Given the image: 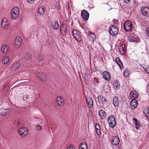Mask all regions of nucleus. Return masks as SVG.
<instances>
[{"instance_id": "f257e3e1", "label": "nucleus", "mask_w": 149, "mask_h": 149, "mask_svg": "<svg viewBox=\"0 0 149 149\" xmlns=\"http://www.w3.org/2000/svg\"><path fill=\"white\" fill-rule=\"evenodd\" d=\"M19 8L17 7L13 8L11 11L10 15L11 18L15 19H16L19 16Z\"/></svg>"}, {"instance_id": "f03ea898", "label": "nucleus", "mask_w": 149, "mask_h": 149, "mask_svg": "<svg viewBox=\"0 0 149 149\" xmlns=\"http://www.w3.org/2000/svg\"><path fill=\"white\" fill-rule=\"evenodd\" d=\"M72 33L73 37L77 42H80L81 40V35L79 31L76 30H73Z\"/></svg>"}, {"instance_id": "7ed1b4c3", "label": "nucleus", "mask_w": 149, "mask_h": 149, "mask_svg": "<svg viewBox=\"0 0 149 149\" xmlns=\"http://www.w3.org/2000/svg\"><path fill=\"white\" fill-rule=\"evenodd\" d=\"M108 122L109 126L111 128L114 127L116 125V122L115 117L113 115H110L108 118Z\"/></svg>"}, {"instance_id": "20e7f679", "label": "nucleus", "mask_w": 149, "mask_h": 149, "mask_svg": "<svg viewBox=\"0 0 149 149\" xmlns=\"http://www.w3.org/2000/svg\"><path fill=\"white\" fill-rule=\"evenodd\" d=\"M118 31V27L115 25L111 26L109 29L110 34L112 36H115L117 35Z\"/></svg>"}, {"instance_id": "39448f33", "label": "nucleus", "mask_w": 149, "mask_h": 149, "mask_svg": "<svg viewBox=\"0 0 149 149\" xmlns=\"http://www.w3.org/2000/svg\"><path fill=\"white\" fill-rule=\"evenodd\" d=\"M60 31L62 35H66L68 33L67 27L66 25L64 24H61L60 27Z\"/></svg>"}, {"instance_id": "423d86ee", "label": "nucleus", "mask_w": 149, "mask_h": 149, "mask_svg": "<svg viewBox=\"0 0 149 149\" xmlns=\"http://www.w3.org/2000/svg\"><path fill=\"white\" fill-rule=\"evenodd\" d=\"M124 27L125 30L127 31H129L132 27V23L130 20H127L125 22Z\"/></svg>"}, {"instance_id": "0eeeda50", "label": "nucleus", "mask_w": 149, "mask_h": 149, "mask_svg": "<svg viewBox=\"0 0 149 149\" xmlns=\"http://www.w3.org/2000/svg\"><path fill=\"white\" fill-rule=\"evenodd\" d=\"M18 132L22 137H23L28 134V130L26 128H21L18 130Z\"/></svg>"}, {"instance_id": "6e6552de", "label": "nucleus", "mask_w": 149, "mask_h": 149, "mask_svg": "<svg viewBox=\"0 0 149 149\" xmlns=\"http://www.w3.org/2000/svg\"><path fill=\"white\" fill-rule=\"evenodd\" d=\"M141 12L142 15L146 17L149 16V8L147 7H143L141 9Z\"/></svg>"}, {"instance_id": "1a4fd4ad", "label": "nucleus", "mask_w": 149, "mask_h": 149, "mask_svg": "<svg viewBox=\"0 0 149 149\" xmlns=\"http://www.w3.org/2000/svg\"><path fill=\"white\" fill-rule=\"evenodd\" d=\"M22 43L21 38L19 36H17L15 38L14 41V46L17 48H18L20 47Z\"/></svg>"}, {"instance_id": "9d476101", "label": "nucleus", "mask_w": 149, "mask_h": 149, "mask_svg": "<svg viewBox=\"0 0 149 149\" xmlns=\"http://www.w3.org/2000/svg\"><path fill=\"white\" fill-rule=\"evenodd\" d=\"M128 40L130 42H139V39L137 37V36L134 34L131 35L128 38Z\"/></svg>"}, {"instance_id": "9b49d317", "label": "nucleus", "mask_w": 149, "mask_h": 149, "mask_svg": "<svg viewBox=\"0 0 149 149\" xmlns=\"http://www.w3.org/2000/svg\"><path fill=\"white\" fill-rule=\"evenodd\" d=\"M10 48L8 46L5 44L3 45L1 47V52L3 53L7 54L9 52Z\"/></svg>"}, {"instance_id": "f8f14e48", "label": "nucleus", "mask_w": 149, "mask_h": 149, "mask_svg": "<svg viewBox=\"0 0 149 149\" xmlns=\"http://www.w3.org/2000/svg\"><path fill=\"white\" fill-rule=\"evenodd\" d=\"M120 141L119 139L116 136H113L111 142L112 144L116 146L118 145Z\"/></svg>"}, {"instance_id": "ddd939ff", "label": "nucleus", "mask_w": 149, "mask_h": 149, "mask_svg": "<svg viewBox=\"0 0 149 149\" xmlns=\"http://www.w3.org/2000/svg\"><path fill=\"white\" fill-rule=\"evenodd\" d=\"M36 75L38 78L41 81L45 82L46 80V78L42 73H40L39 72H37L36 74Z\"/></svg>"}, {"instance_id": "4468645a", "label": "nucleus", "mask_w": 149, "mask_h": 149, "mask_svg": "<svg viewBox=\"0 0 149 149\" xmlns=\"http://www.w3.org/2000/svg\"><path fill=\"white\" fill-rule=\"evenodd\" d=\"M10 113L9 109L2 108L0 109V115L1 116H5Z\"/></svg>"}, {"instance_id": "2eb2a0df", "label": "nucleus", "mask_w": 149, "mask_h": 149, "mask_svg": "<svg viewBox=\"0 0 149 149\" xmlns=\"http://www.w3.org/2000/svg\"><path fill=\"white\" fill-rule=\"evenodd\" d=\"M81 15L83 18L86 20H88L89 16V13L85 10H83L81 13Z\"/></svg>"}, {"instance_id": "dca6fc26", "label": "nucleus", "mask_w": 149, "mask_h": 149, "mask_svg": "<svg viewBox=\"0 0 149 149\" xmlns=\"http://www.w3.org/2000/svg\"><path fill=\"white\" fill-rule=\"evenodd\" d=\"M103 78L106 80L109 81L111 79L109 73L107 71H104L102 73Z\"/></svg>"}, {"instance_id": "f3484780", "label": "nucleus", "mask_w": 149, "mask_h": 149, "mask_svg": "<svg viewBox=\"0 0 149 149\" xmlns=\"http://www.w3.org/2000/svg\"><path fill=\"white\" fill-rule=\"evenodd\" d=\"M138 103L137 101L134 99H132L130 102V107L132 109H135L137 107Z\"/></svg>"}, {"instance_id": "a211bd4d", "label": "nucleus", "mask_w": 149, "mask_h": 149, "mask_svg": "<svg viewBox=\"0 0 149 149\" xmlns=\"http://www.w3.org/2000/svg\"><path fill=\"white\" fill-rule=\"evenodd\" d=\"M86 103L88 107L90 108H92L93 106V103L92 99L89 97L86 98Z\"/></svg>"}, {"instance_id": "6ab92c4d", "label": "nucleus", "mask_w": 149, "mask_h": 149, "mask_svg": "<svg viewBox=\"0 0 149 149\" xmlns=\"http://www.w3.org/2000/svg\"><path fill=\"white\" fill-rule=\"evenodd\" d=\"M56 101L58 104L60 106H63L64 104V99L60 96L57 97L56 99Z\"/></svg>"}, {"instance_id": "aec40b11", "label": "nucleus", "mask_w": 149, "mask_h": 149, "mask_svg": "<svg viewBox=\"0 0 149 149\" xmlns=\"http://www.w3.org/2000/svg\"><path fill=\"white\" fill-rule=\"evenodd\" d=\"M98 113L102 119L103 120L105 118L106 116V113L103 110H100Z\"/></svg>"}, {"instance_id": "412c9836", "label": "nucleus", "mask_w": 149, "mask_h": 149, "mask_svg": "<svg viewBox=\"0 0 149 149\" xmlns=\"http://www.w3.org/2000/svg\"><path fill=\"white\" fill-rule=\"evenodd\" d=\"M95 127L96 133L97 135H100L101 134V128L99 124L98 123L96 124L95 125Z\"/></svg>"}, {"instance_id": "4be33fe9", "label": "nucleus", "mask_w": 149, "mask_h": 149, "mask_svg": "<svg viewBox=\"0 0 149 149\" xmlns=\"http://www.w3.org/2000/svg\"><path fill=\"white\" fill-rule=\"evenodd\" d=\"M98 99L100 103L103 104H104L106 103L107 100L103 96H100L98 97Z\"/></svg>"}, {"instance_id": "5701e85b", "label": "nucleus", "mask_w": 149, "mask_h": 149, "mask_svg": "<svg viewBox=\"0 0 149 149\" xmlns=\"http://www.w3.org/2000/svg\"><path fill=\"white\" fill-rule=\"evenodd\" d=\"M52 26L54 30H57L58 28L59 24L57 21H54L52 23Z\"/></svg>"}, {"instance_id": "b1692460", "label": "nucleus", "mask_w": 149, "mask_h": 149, "mask_svg": "<svg viewBox=\"0 0 149 149\" xmlns=\"http://www.w3.org/2000/svg\"><path fill=\"white\" fill-rule=\"evenodd\" d=\"M79 149H87L86 144L85 142H82L79 146Z\"/></svg>"}, {"instance_id": "393cba45", "label": "nucleus", "mask_w": 149, "mask_h": 149, "mask_svg": "<svg viewBox=\"0 0 149 149\" xmlns=\"http://www.w3.org/2000/svg\"><path fill=\"white\" fill-rule=\"evenodd\" d=\"M20 66L19 63H17L14 64L11 66V69L13 70H15L17 69Z\"/></svg>"}, {"instance_id": "a878e982", "label": "nucleus", "mask_w": 149, "mask_h": 149, "mask_svg": "<svg viewBox=\"0 0 149 149\" xmlns=\"http://www.w3.org/2000/svg\"><path fill=\"white\" fill-rule=\"evenodd\" d=\"M143 113H144L147 119L149 120V107H147L145 109Z\"/></svg>"}, {"instance_id": "bb28decb", "label": "nucleus", "mask_w": 149, "mask_h": 149, "mask_svg": "<svg viewBox=\"0 0 149 149\" xmlns=\"http://www.w3.org/2000/svg\"><path fill=\"white\" fill-rule=\"evenodd\" d=\"M113 104L115 107H116L118 106V100L117 97H115L113 98Z\"/></svg>"}, {"instance_id": "cd10ccee", "label": "nucleus", "mask_w": 149, "mask_h": 149, "mask_svg": "<svg viewBox=\"0 0 149 149\" xmlns=\"http://www.w3.org/2000/svg\"><path fill=\"white\" fill-rule=\"evenodd\" d=\"M116 63L119 65L120 68H122L123 65L120 59L118 58H116L115 59Z\"/></svg>"}, {"instance_id": "c85d7f7f", "label": "nucleus", "mask_w": 149, "mask_h": 149, "mask_svg": "<svg viewBox=\"0 0 149 149\" xmlns=\"http://www.w3.org/2000/svg\"><path fill=\"white\" fill-rule=\"evenodd\" d=\"M9 60V58L7 56H4L3 59V63L4 64H7Z\"/></svg>"}, {"instance_id": "c756f323", "label": "nucleus", "mask_w": 149, "mask_h": 149, "mask_svg": "<svg viewBox=\"0 0 149 149\" xmlns=\"http://www.w3.org/2000/svg\"><path fill=\"white\" fill-rule=\"evenodd\" d=\"M45 9L42 7L38 9V13L40 15L44 14Z\"/></svg>"}, {"instance_id": "7c9ffc66", "label": "nucleus", "mask_w": 149, "mask_h": 149, "mask_svg": "<svg viewBox=\"0 0 149 149\" xmlns=\"http://www.w3.org/2000/svg\"><path fill=\"white\" fill-rule=\"evenodd\" d=\"M8 23H3V24H1V25L3 28L5 30H7L8 28Z\"/></svg>"}, {"instance_id": "2f4dec72", "label": "nucleus", "mask_w": 149, "mask_h": 149, "mask_svg": "<svg viewBox=\"0 0 149 149\" xmlns=\"http://www.w3.org/2000/svg\"><path fill=\"white\" fill-rule=\"evenodd\" d=\"M13 124L16 127H18L20 125V121L18 119H16L15 120L13 123Z\"/></svg>"}, {"instance_id": "473e14b6", "label": "nucleus", "mask_w": 149, "mask_h": 149, "mask_svg": "<svg viewBox=\"0 0 149 149\" xmlns=\"http://www.w3.org/2000/svg\"><path fill=\"white\" fill-rule=\"evenodd\" d=\"M114 86L116 87L117 88H118L120 87V84L118 81H116L114 82Z\"/></svg>"}, {"instance_id": "72a5a7b5", "label": "nucleus", "mask_w": 149, "mask_h": 149, "mask_svg": "<svg viewBox=\"0 0 149 149\" xmlns=\"http://www.w3.org/2000/svg\"><path fill=\"white\" fill-rule=\"evenodd\" d=\"M25 57L27 60H30L31 58V55L30 53L27 54L26 55Z\"/></svg>"}, {"instance_id": "f704fd0d", "label": "nucleus", "mask_w": 149, "mask_h": 149, "mask_svg": "<svg viewBox=\"0 0 149 149\" xmlns=\"http://www.w3.org/2000/svg\"><path fill=\"white\" fill-rule=\"evenodd\" d=\"M38 61L40 62L42 61L44 59L43 56L42 55H40L38 56Z\"/></svg>"}, {"instance_id": "c9c22d12", "label": "nucleus", "mask_w": 149, "mask_h": 149, "mask_svg": "<svg viewBox=\"0 0 149 149\" xmlns=\"http://www.w3.org/2000/svg\"><path fill=\"white\" fill-rule=\"evenodd\" d=\"M129 74V72L128 71V70L126 69V70H125L124 72V75L125 77H127Z\"/></svg>"}, {"instance_id": "e433bc0d", "label": "nucleus", "mask_w": 149, "mask_h": 149, "mask_svg": "<svg viewBox=\"0 0 149 149\" xmlns=\"http://www.w3.org/2000/svg\"><path fill=\"white\" fill-rule=\"evenodd\" d=\"M136 126V128L137 129H139L141 127L140 123L139 122L137 124H135Z\"/></svg>"}, {"instance_id": "4c0bfd02", "label": "nucleus", "mask_w": 149, "mask_h": 149, "mask_svg": "<svg viewBox=\"0 0 149 149\" xmlns=\"http://www.w3.org/2000/svg\"><path fill=\"white\" fill-rule=\"evenodd\" d=\"M130 95L133 97V99H136L138 97L137 95L136 94L134 93H130Z\"/></svg>"}, {"instance_id": "58836bf2", "label": "nucleus", "mask_w": 149, "mask_h": 149, "mask_svg": "<svg viewBox=\"0 0 149 149\" xmlns=\"http://www.w3.org/2000/svg\"><path fill=\"white\" fill-rule=\"evenodd\" d=\"M122 50L123 52V54H125L126 51V49L125 47V46L124 45H122Z\"/></svg>"}, {"instance_id": "ea45409f", "label": "nucleus", "mask_w": 149, "mask_h": 149, "mask_svg": "<svg viewBox=\"0 0 149 149\" xmlns=\"http://www.w3.org/2000/svg\"><path fill=\"white\" fill-rule=\"evenodd\" d=\"M8 23V20L7 18H4L2 19L1 24H3V23Z\"/></svg>"}, {"instance_id": "a19ab883", "label": "nucleus", "mask_w": 149, "mask_h": 149, "mask_svg": "<svg viewBox=\"0 0 149 149\" xmlns=\"http://www.w3.org/2000/svg\"><path fill=\"white\" fill-rule=\"evenodd\" d=\"M67 149H75V147L73 145L71 144L67 148Z\"/></svg>"}, {"instance_id": "79ce46f5", "label": "nucleus", "mask_w": 149, "mask_h": 149, "mask_svg": "<svg viewBox=\"0 0 149 149\" xmlns=\"http://www.w3.org/2000/svg\"><path fill=\"white\" fill-rule=\"evenodd\" d=\"M42 127L40 125H38L36 127V129L38 130H40L42 129Z\"/></svg>"}, {"instance_id": "37998d69", "label": "nucleus", "mask_w": 149, "mask_h": 149, "mask_svg": "<svg viewBox=\"0 0 149 149\" xmlns=\"http://www.w3.org/2000/svg\"><path fill=\"white\" fill-rule=\"evenodd\" d=\"M133 123H134V124H137V123L139 122L137 120V119L135 118H133Z\"/></svg>"}, {"instance_id": "c03bdc74", "label": "nucleus", "mask_w": 149, "mask_h": 149, "mask_svg": "<svg viewBox=\"0 0 149 149\" xmlns=\"http://www.w3.org/2000/svg\"><path fill=\"white\" fill-rule=\"evenodd\" d=\"M131 0H123L125 3L127 4L129 3L130 2Z\"/></svg>"}, {"instance_id": "a18cd8bd", "label": "nucleus", "mask_w": 149, "mask_h": 149, "mask_svg": "<svg viewBox=\"0 0 149 149\" xmlns=\"http://www.w3.org/2000/svg\"><path fill=\"white\" fill-rule=\"evenodd\" d=\"M94 81L95 84H97L99 82V81L96 78L94 79Z\"/></svg>"}, {"instance_id": "49530a36", "label": "nucleus", "mask_w": 149, "mask_h": 149, "mask_svg": "<svg viewBox=\"0 0 149 149\" xmlns=\"http://www.w3.org/2000/svg\"><path fill=\"white\" fill-rule=\"evenodd\" d=\"M146 31L147 36L149 37V27L146 28Z\"/></svg>"}, {"instance_id": "de8ad7c7", "label": "nucleus", "mask_w": 149, "mask_h": 149, "mask_svg": "<svg viewBox=\"0 0 149 149\" xmlns=\"http://www.w3.org/2000/svg\"><path fill=\"white\" fill-rule=\"evenodd\" d=\"M90 35H91V36L93 38L95 37V35L93 33H91Z\"/></svg>"}, {"instance_id": "09e8293b", "label": "nucleus", "mask_w": 149, "mask_h": 149, "mask_svg": "<svg viewBox=\"0 0 149 149\" xmlns=\"http://www.w3.org/2000/svg\"><path fill=\"white\" fill-rule=\"evenodd\" d=\"M147 93L149 94V84H148L147 86Z\"/></svg>"}, {"instance_id": "8fccbe9b", "label": "nucleus", "mask_w": 149, "mask_h": 149, "mask_svg": "<svg viewBox=\"0 0 149 149\" xmlns=\"http://www.w3.org/2000/svg\"><path fill=\"white\" fill-rule=\"evenodd\" d=\"M145 71H146L147 73H149V71L148 72V71H147L146 70V69H145Z\"/></svg>"}, {"instance_id": "3c124183", "label": "nucleus", "mask_w": 149, "mask_h": 149, "mask_svg": "<svg viewBox=\"0 0 149 149\" xmlns=\"http://www.w3.org/2000/svg\"><path fill=\"white\" fill-rule=\"evenodd\" d=\"M36 119H37V120H36V121H38V118H36Z\"/></svg>"}, {"instance_id": "603ef678", "label": "nucleus", "mask_w": 149, "mask_h": 149, "mask_svg": "<svg viewBox=\"0 0 149 149\" xmlns=\"http://www.w3.org/2000/svg\"><path fill=\"white\" fill-rule=\"evenodd\" d=\"M44 63L43 62L42 63H41V64L42 65H43V64H44Z\"/></svg>"}, {"instance_id": "864d4df0", "label": "nucleus", "mask_w": 149, "mask_h": 149, "mask_svg": "<svg viewBox=\"0 0 149 149\" xmlns=\"http://www.w3.org/2000/svg\"><path fill=\"white\" fill-rule=\"evenodd\" d=\"M40 120H41V121H42V119H40Z\"/></svg>"}]
</instances>
